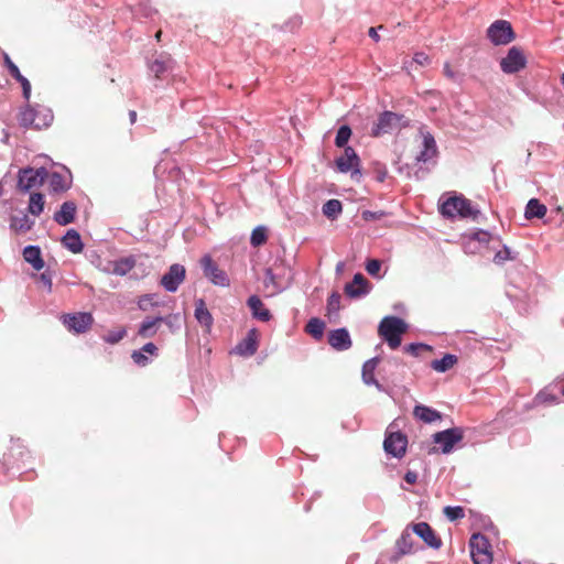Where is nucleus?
Instances as JSON below:
<instances>
[{
	"mask_svg": "<svg viewBox=\"0 0 564 564\" xmlns=\"http://www.w3.org/2000/svg\"><path fill=\"white\" fill-rule=\"evenodd\" d=\"M264 288L269 291V295H275L283 290L271 269L265 270V278L263 281Z\"/></svg>",
	"mask_w": 564,
	"mask_h": 564,
	"instance_id": "nucleus-38",
	"label": "nucleus"
},
{
	"mask_svg": "<svg viewBox=\"0 0 564 564\" xmlns=\"http://www.w3.org/2000/svg\"><path fill=\"white\" fill-rule=\"evenodd\" d=\"M47 176L48 172L45 167H22L18 172L17 187L19 191L28 193L33 188L42 186Z\"/></svg>",
	"mask_w": 564,
	"mask_h": 564,
	"instance_id": "nucleus-5",
	"label": "nucleus"
},
{
	"mask_svg": "<svg viewBox=\"0 0 564 564\" xmlns=\"http://www.w3.org/2000/svg\"><path fill=\"white\" fill-rule=\"evenodd\" d=\"M328 344L336 350L343 351L351 347V338L346 328H338L328 334Z\"/></svg>",
	"mask_w": 564,
	"mask_h": 564,
	"instance_id": "nucleus-23",
	"label": "nucleus"
},
{
	"mask_svg": "<svg viewBox=\"0 0 564 564\" xmlns=\"http://www.w3.org/2000/svg\"><path fill=\"white\" fill-rule=\"evenodd\" d=\"M195 317L199 324L210 327L213 324V317L209 311L207 310L205 302L200 299L195 303Z\"/></svg>",
	"mask_w": 564,
	"mask_h": 564,
	"instance_id": "nucleus-33",
	"label": "nucleus"
},
{
	"mask_svg": "<svg viewBox=\"0 0 564 564\" xmlns=\"http://www.w3.org/2000/svg\"><path fill=\"white\" fill-rule=\"evenodd\" d=\"M324 329L325 323L317 317L311 318L306 325V332L316 339H321L323 337Z\"/></svg>",
	"mask_w": 564,
	"mask_h": 564,
	"instance_id": "nucleus-39",
	"label": "nucleus"
},
{
	"mask_svg": "<svg viewBox=\"0 0 564 564\" xmlns=\"http://www.w3.org/2000/svg\"><path fill=\"white\" fill-rule=\"evenodd\" d=\"M129 117H130L131 123H134L137 121V118H138L137 111L135 110H130Z\"/></svg>",
	"mask_w": 564,
	"mask_h": 564,
	"instance_id": "nucleus-58",
	"label": "nucleus"
},
{
	"mask_svg": "<svg viewBox=\"0 0 564 564\" xmlns=\"http://www.w3.org/2000/svg\"><path fill=\"white\" fill-rule=\"evenodd\" d=\"M62 245L72 253H79L84 249V243L79 232L75 229H68L62 237Z\"/></svg>",
	"mask_w": 564,
	"mask_h": 564,
	"instance_id": "nucleus-27",
	"label": "nucleus"
},
{
	"mask_svg": "<svg viewBox=\"0 0 564 564\" xmlns=\"http://www.w3.org/2000/svg\"><path fill=\"white\" fill-rule=\"evenodd\" d=\"M3 64L7 67L9 74L17 82L20 83V85L22 87L23 98L26 101H30V97H31V83L29 82V79L21 74L19 67L12 62V59L10 58V56L7 53H3Z\"/></svg>",
	"mask_w": 564,
	"mask_h": 564,
	"instance_id": "nucleus-18",
	"label": "nucleus"
},
{
	"mask_svg": "<svg viewBox=\"0 0 564 564\" xmlns=\"http://www.w3.org/2000/svg\"><path fill=\"white\" fill-rule=\"evenodd\" d=\"M343 263L337 264V270H341Z\"/></svg>",
	"mask_w": 564,
	"mask_h": 564,
	"instance_id": "nucleus-62",
	"label": "nucleus"
},
{
	"mask_svg": "<svg viewBox=\"0 0 564 564\" xmlns=\"http://www.w3.org/2000/svg\"><path fill=\"white\" fill-rule=\"evenodd\" d=\"M501 69L507 74H513L519 72L525 66V57L522 51L512 46L505 58L500 62Z\"/></svg>",
	"mask_w": 564,
	"mask_h": 564,
	"instance_id": "nucleus-15",
	"label": "nucleus"
},
{
	"mask_svg": "<svg viewBox=\"0 0 564 564\" xmlns=\"http://www.w3.org/2000/svg\"><path fill=\"white\" fill-rule=\"evenodd\" d=\"M412 531L420 536L430 547L440 549L442 541L436 536L433 529L426 522H419L412 525Z\"/></svg>",
	"mask_w": 564,
	"mask_h": 564,
	"instance_id": "nucleus-19",
	"label": "nucleus"
},
{
	"mask_svg": "<svg viewBox=\"0 0 564 564\" xmlns=\"http://www.w3.org/2000/svg\"><path fill=\"white\" fill-rule=\"evenodd\" d=\"M404 480L408 484L413 485L417 480V474L415 471L408 470L406 474L404 475Z\"/></svg>",
	"mask_w": 564,
	"mask_h": 564,
	"instance_id": "nucleus-55",
	"label": "nucleus"
},
{
	"mask_svg": "<svg viewBox=\"0 0 564 564\" xmlns=\"http://www.w3.org/2000/svg\"><path fill=\"white\" fill-rule=\"evenodd\" d=\"M406 444V437L403 434L397 432L390 433L386 437L383 442V447L388 454H391L392 456L400 458L405 453Z\"/></svg>",
	"mask_w": 564,
	"mask_h": 564,
	"instance_id": "nucleus-17",
	"label": "nucleus"
},
{
	"mask_svg": "<svg viewBox=\"0 0 564 564\" xmlns=\"http://www.w3.org/2000/svg\"><path fill=\"white\" fill-rule=\"evenodd\" d=\"M336 166L343 173L352 171V176L360 174L359 158L351 147H345L344 154L336 160Z\"/></svg>",
	"mask_w": 564,
	"mask_h": 564,
	"instance_id": "nucleus-16",
	"label": "nucleus"
},
{
	"mask_svg": "<svg viewBox=\"0 0 564 564\" xmlns=\"http://www.w3.org/2000/svg\"><path fill=\"white\" fill-rule=\"evenodd\" d=\"M142 360H143V366H145V364L148 362L147 356L143 355Z\"/></svg>",
	"mask_w": 564,
	"mask_h": 564,
	"instance_id": "nucleus-59",
	"label": "nucleus"
},
{
	"mask_svg": "<svg viewBox=\"0 0 564 564\" xmlns=\"http://www.w3.org/2000/svg\"><path fill=\"white\" fill-rule=\"evenodd\" d=\"M458 361L457 356L446 354L441 359H435L431 362V368L436 372H446L452 369Z\"/></svg>",
	"mask_w": 564,
	"mask_h": 564,
	"instance_id": "nucleus-31",
	"label": "nucleus"
},
{
	"mask_svg": "<svg viewBox=\"0 0 564 564\" xmlns=\"http://www.w3.org/2000/svg\"><path fill=\"white\" fill-rule=\"evenodd\" d=\"M160 36H161V31H159V32L155 34V37H156L158 40H160Z\"/></svg>",
	"mask_w": 564,
	"mask_h": 564,
	"instance_id": "nucleus-61",
	"label": "nucleus"
},
{
	"mask_svg": "<svg viewBox=\"0 0 564 564\" xmlns=\"http://www.w3.org/2000/svg\"><path fill=\"white\" fill-rule=\"evenodd\" d=\"M258 349V332L250 329L247 336L235 347V354L243 357H250L256 354Z\"/></svg>",
	"mask_w": 564,
	"mask_h": 564,
	"instance_id": "nucleus-22",
	"label": "nucleus"
},
{
	"mask_svg": "<svg viewBox=\"0 0 564 564\" xmlns=\"http://www.w3.org/2000/svg\"><path fill=\"white\" fill-rule=\"evenodd\" d=\"M440 212L446 218L462 217L475 219L479 210L475 208L469 199L462 194L453 193L440 199Z\"/></svg>",
	"mask_w": 564,
	"mask_h": 564,
	"instance_id": "nucleus-1",
	"label": "nucleus"
},
{
	"mask_svg": "<svg viewBox=\"0 0 564 564\" xmlns=\"http://www.w3.org/2000/svg\"><path fill=\"white\" fill-rule=\"evenodd\" d=\"M159 348L153 343H148L143 345V354H149L151 356H158Z\"/></svg>",
	"mask_w": 564,
	"mask_h": 564,
	"instance_id": "nucleus-53",
	"label": "nucleus"
},
{
	"mask_svg": "<svg viewBox=\"0 0 564 564\" xmlns=\"http://www.w3.org/2000/svg\"><path fill=\"white\" fill-rule=\"evenodd\" d=\"M248 306L254 318L261 322L270 321L271 314L269 310L264 307L262 301L257 295H252L248 299Z\"/></svg>",
	"mask_w": 564,
	"mask_h": 564,
	"instance_id": "nucleus-29",
	"label": "nucleus"
},
{
	"mask_svg": "<svg viewBox=\"0 0 564 564\" xmlns=\"http://www.w3.org/2000/svg\"><path fill=\"white\" fill-rule=\"evenodd\" d=\"M171 70H172V59L165 53L160 54L149 65L150 75H153L155 78H159V79H165Z\"/></svg>",
	"mask_w": 564,
	"mask_h": 564,
	"instance_id": "nucleus-20",
	"label": "nucleus"
},
{
	"mask_svg": "<svg viewBox=\"0 0 564 564\" xmlns=\"http://www.w3.org/2000/svg\"><path fill=\"white\" fill-rule=\"evenodd\" d=\"M470 555L475 564H491L492 556L489 551L487 538L480 533L471 535L469 541Z\"/></svg>",
	"mask_w": 564,
	"mask_h": 564,
	"instance_id": "nucleus-6",
	"label": "nucleus"
},
{
	"mask_svg": "<svg viewBox=\"0 0 564 564\" xmlns=\"http://www.w3.org/2000/svg\"><path fill=\"white\" fill-rule=\"evenodd\" d=\"M135 303H137V305H138L139 307H141V299H138V300L135 301Z\"/></svg>",
	"mask_w": 564,
	"mask_h": 564,
	"instance_id": "nucleus-60",
	"label": "nucleus"
},
{
	"mask_svg": "<svg viewBox=\"0 0 564 564\" xmlns=\"http://www.w3.org/2000/svg\"><path fill=\"white\" fill-rule=\"evenodd\" d=\"M546 206L541 204L539 199L531 198L525 207L524 216L527 219L542 218L546 214Z\"/></svg>",
	"mask_w": 564,
	"mask_h": 564,
	"instance_id": "nucleus-32",
	"label": "nucleus"
},
{
	"mask_svg": "<svg viewBox=\"0 0 564 564\" xmlns=\"http://www.w3.org/2000/svg\"><path fill=\"white\" fill-rule=\"evenodd\" d=\"M77 213V205L73 200L64 202L59 209L53 215V219L59 226H67L74 223Z\"/></svg>",
	"mask_w": 564,
	"mask_h": 564,
	"instance_id": "nucleus-21",
	"label": "nucleus"
},
{
	"mask_svg": "<svg viewBox=\"0 0 564 564\" xmlns=\"http://www.w3.org/2000/svg\"><path fill=\"white\" fill-rule=\"evenodd\" d=\"M367 272L372 276H379L381 270V262L377 259H371L366 264Z\"/></svg>",
	"mask_w": 564,
	"mask_h": 564,
	"instance_id": "nucleus-46",
	"label": "nucleus"
},
{
	"mask_svg": "<svg viewBox=\"0 0 564 564\" xmlns=\"http://www.w3.org/2000/svg\"><path fill=\"white\" fill-rule=\"evenodd\" d=\"M479 246L475 243V239H468L464 242V251L465 253L474 254L478 252Z\"/></svg>",
	"mask_w": 564,
	"mask_h": 564,
	"instance_id": "nucleus-50",
	"label": "nucleus"
},
{
	"mask_svg": "<svg viewBox=\"0 0 564 564\" xmlns=\"http://www.w3.org/2000/svg\"><path fill=\"white\" fill-rule=\"evenodd\" d=\"M420 135L422 138V149L416 154L415 162L434 166L438 154L436 141L434 137L426 130H421Z\"/></svg>",
	"mask_w": 564,
	"mask_h": 564,
	"instance_id": "nucleus-9",
	"label": "nucleus"
},
{
	"mask_svg": "<svg viewBox=\"0 0 564 564\" xmlns=\"http://www.w3.org/2000/svg\"><path fill=\"white\" fill-rule=\"evenodd\" d=\"M464 437V431L460 427L447 429L433 435L436 444L441 445L442 453L449 454L454 446Z\"/></svg>",
	"mask_w": 564,
	"mask_h": 564,
	"instance_id": "nucleus-11",
	"label": "nucleus"
},
{
	"mask_svg": "<svg viewBox=\"0 0 564 564\" xmlns=\"http://www.w3.org/2000/svg\"><path fill=\"white\" fill-rule=\"evenodd\" d=\"M47 178L51 191L56 194L68 191L73 184L72 173L65 166L62 167V171H53Z\"/></svg>",
	"mask_w": 564,
	"mask_h": 564,
	"instance_id": "nucleus-13",
	"label": "nucleus"
},
{
	"mask_svg": "<svg viewBox=\"0 0 564 564\" xmlns=\"http://www.w3.org/2000/svg\"><path fill=\"white\" fill-rule=\"evenodd\" d=\"M44 210V195L41 193H32L30 195L28 212L37 217Z\"/></svg>",
	"mask_w": 564,
	"mask_h": 564,
	"instance_id": "nucleus-35",
	"label": "nucleus"
},
{
	"mask_svg": "<svg viewBox=\"0 0 564 564\" xmlns=\"http://www.w3.org/2000/svg\"><path fill=\"white\" fill-rule=\"evenodd\" d=\"M397 547L400 554L404 555L412 552L413 538L412 533L406 529L402 532L401 536L397 541Z\"/></svg>",
	"mask_w": 564,
	"mask_h": 564,
	"instance_id": "nucleus-36",
	"label": "nucleus"
},
{
	"mask_svg": "<svg viewBox=\"0 0 564 564\" xmlns=\"http://www.w3.org/2000/svg\"><path fill=\"white\" fill-rule=\"evenodd\" d=\"M408 330L406 323L395 316H386L379 324L378 333L391 349L401 345V336Z\"/></svg>",
	"mask_w": 564,
	"mask_h": 564,
	"instance_id": "nucleus-4",
	"label": "nucleus"
},
{
	"mask_svg": "<svg viewBox=\"0 0 564 564\" xmlns=\"http://www.w3.org/2000/svg\"><path fill=\"white\" fill-rule=\"evenodd\" d=\"M445 70L447 75H451L449 69L447 67L445 68Z\"/></svg>",
	"mask_w": 564,
	"mask_h": 564,
	"instance_id": "nucleus-63",
	"label": "nucleus"
},
{
	"mask_svg": "<svg viewBox=\"0 0 564 564\" xmlns=\"http://www.w3.org/2000/svg\"><path fill=\"white\" fill-rule=\"evenodd\" d=\"M470 239H475V243L480 247V245L488 243L490 240V234L485 230H479L478 232L474 234Z\"/></svg>",
	"mask_w": 564,
	"mask_h": 564,
	"instance_id": "nucleus-49",
	"label": "nucleus"
},
{
	"mask_svg": "<svg viewBox=\"0 0 564 564\" xmlns=\"http://www.w3.org/2000/svg\"><path fill=\"white\" fill-rule=\"evenodd\" d=\"M413 61L419 65H425L429 63V56L425 53H416Z\"/></svg>",
	"mask_w": 564,
	"mask_h": 564,
	"instance_id": "nucleus-54",
	"label": "nucleus"
},
{
	"mask_svg": "<svg viewBox=\"0 0 564 564\" xmlns=\"http://www.w3.org/2000/svg\"><path fill=\"white\" fill-rule=\"evenodd\" d=\"M421 349H426V350H431V347L429 345H425V344H410L405 350L414 356H417L419 355V350Z\"/></svg>",
	"mask_w": 564,
	"mask_h": 564,
	"instance_id": "nucleus-51",
	"label": "nucleus"
},
{
	"mask_svg": "<svg viewBox=\"0 0 564 564\" xmlns=\"http://www.w3.org/2000/svg\"><path fill=\"white\" fill-rule=\"evenodd\" d=\"M186 276L185 267L178 263L172 264L167 272L161 278V285L167 292H176L178 286L184 282Z\"/></svg>",
	"mask_w": 564,
	"mask_h": 564,
	"instance_id": "nucleus-12",
	"label": "nucleus"
},
{
	"mask_svg": "<svg viewBox=\"0 0 564 564\" xmlns=\"http://www.w3.org/2000/svg\"><path fill=\"white\" fill-rule=\"evenodd\" d=\"M413 416L424 423H433L442 419L441 412L423 404L414 406Z\"/></svg>",
	"mask_w": 564,
	"mask_h": 564,
	"instance_id": "nucleus-28",
	"label": "nucleus"
},
{
	"mask_svg": "<svg viewBox=\"0 0 564 564\" xmlns=\"http://www.w3.org/2000/svg\"><path fill=\"white\" fill-rule=\"evenodd\" d=\"M487 36L494 45H507L514 40L512 26L506 20L495 21L488 28Z\"/></svg>",
	"mask_w": 564,
	"mask_h": 564,
	"instance_id": "nucleus-7",
	"label": "nucleus"
},
{
	"mask_svg": "<svg viewBox=\"0 0 564 564\" xmlns=\"http://www.w3.org/2000/svg\"><path fill=\"white\" fill-rule=\"evenodd\" d=\"M200 265L205 276L208 278L214 284L221 286L229 284L227 274L217 267L210 256H204L200 260Z\"/></svg>",
	"mask_w": 564,
	"mask_h": 564,
	"instance_id": "nucleus-14",
	"label": "nucleus"
},
{
	"mask_svg": "<svg viewBox=\"0 0 564 564\" xmlns=\"http://www.w3.org/2000/svg\"><path fill=\"white\" fill-rule=\"evenodd\" d=\"M340 295L336 292L332 293V295L327 300V313L329 315L335 314L340 308Z\"/></svg>",
	"mask_w": 564,
	"mask_h": 564,
	"instance_id": "nucleus-44",
	"label": "nucleus"
},
{
	"mask_svg": "<svg viewBox=\"0 0 564 564\" xmlns=\"http://www.w3.org/2000/svg\"><path fill=\"white\" fill-rule=\"evenodd\" d=\"M165 303L159 301L156 295H143V318L147 315H159L160 306Z\"/></svg>",
	"mask_w": 564,
	"mask_h": 564,
	"instance_id": "nucleus-34",
	"label": "nucleus"
},
{
	"mask_svg": "<svg viewBox=\"0 0 564 564\" xmlns=\"http://www.w3.org/2000/svg\"><path fill=\"white\" fill-rule=\"evenodd\" d=\"M26 102V106L19 113L20 126L25 129L34 128L37 130L48 128L54 118L53 111L45 106Z\"/></svg>",
	"mask_w": 564,
	"mask_h": 564,
	"instance_id": "nucleus-2",
	"label": "nucleus"
},
{
	"mask_svg": "<svg viewBox=\"0 0 564 564\" xmlns=\"http://www.w3.org/2000/svg\"><path fill=\"white\" fill-rule=\"evenodd\" d=\"M444 514L448 520L454 521L464 518V509L462 507H445Z\"/></svg>",
	"mask_w": 564,
	"mask_h": 564,
	"instance_id": "nucleus-45",
	"label": "nucleus"
},
{
	"mask_svg": "<svg viewBox=\"0 0 564 564\" xmlns=\"http://www.w3.org/2000/svg\"><path fill=\"white\" fill-rule=\"evenodd\" d=\"M351 135V129L348 126H341L336 134L335 144L338 148H345Z\"/></svg>",
	"mask_w": 564,
	"mask_h": 564,
	"instance_id": "nucleus-41",
	"label": "nucleus"
},
{
	"mask_svg": "<svg viewBox=\"0 0 564 564\" xmlns=\"http://www.w3.org/2000/svg\"><path fill=\"white\" fill-rule=\"evenodd\" d=\"M379 361V357L367 360L362 366L361 378L365 384L375 386L379 391H383L382 384L375 378V371Z\"/></svg>",
	"mask_w": 564,
	"mask_h": 564,
	"instance_id": "nucleus-24",
	"label": "nucleus"
},
{
	"mask_svg": "<svg viewBox=\"0 0 564 564\" xmlns=\"http://www.w3.org/2000/svg\"><path fill=\"white\" fill-rule=\"evenodd\" d=\"M131 357L137 365H141V349L133 350Z\"/></svg>",
	"mask_w": 564,
	"mask_h": 564,
	"instance_id": "nucleus-56",
	"label": "nucleus"
},
{
	"mask_svg": "<svg viewBox=\"0 0 564 564\" xmlns=\"http://www.w3.org/2000/svg\"><path fill=\"white\" fill-rule=\"evenodd\" d=\"M368 34L376 42H378L380 40V36H379L376 28H370L368 31Z\"/></svg>",
	"mask_w": 564,
	"mask_h": 564,
	"instance_id": "nucleus-57",
	"label": "nucleus"
},
{
	"mask_svg": "<svg viewBox=\"0 0 564 564\" xmlns=\"http://www.w3.org/2000/svg\"><path fill=\"white\" fill-rule=\"evenodd\" d=\"M267 240V231L264 227H257L253 229L250 238V242L253 247L263 245Z\"/></svg>",
	"mask_w": 564,
	"mask_h": 564,
	"instance_id": "nucleus-42",
	"label": "nucleus"
},
{
	"mask_svg": "<svg viewBox=\"0 0 564 564\" xmlns=\"http://www.w3.org/2000/svg\"><path fill=\"white\" fill-rule=\"evenodd\" d=\"M361 216L365 220H376V219H380L383 216V213L382 212L365 210V212H362Z\"/></svg>",
	"mask_w": 564,
	"mask_h": 564,
	"instance_id": "nucleus-52",
	"label": "nucleus"
},
{
	"mask_svg": "<svg viewBox=\"0 0 564 564\" xmlns=\"http://www.w3.org/2000/svg\"><path fill=\"white\" fill-rule=\"evenodd\" d=\"M513 257L511 256V250L508 247H503L502 250L498 251L495 254V262L500 264L503 263L507 260H511Z\"/></svg>",
	"mask_w": 564,
	"mask_h": 564,
	"instance_id": "nucleus-48",
	"label": "nucleus"
},
{
	"mask_svg": "<svg viewBox=\"0 0 564 564\" xmlns=\"http://www.w3.org/2000/svg\"><path fill=\"white\" fill-rule=\"evenodd\" d=\"M562 393H563V395H564V387H563Z\"/></svg>",
	"mask_w": 564,
	"mask_h": 564,
	"instance_id": "nucleus-64",
	"label": "nucleus"
},
{
	"mask_svg": "<svg viewBox=\"0 0 564 564\" xmlns=\"http://www.w3.org/2000/svg\"><path fill=\"white\" fill-rule=\"evenodd\" d=\"M343 210L338 199H329L323 205V214L329 219H336Z\"/></svg>",
	"mask_w": 564,
	"mask_h": 564,
	"instance_id": "nucleus-37",
	"label": "nucleus"
},
{
	"mask_svg": "<svg viewBox=\"0 0 564 564\" xmlns=\"http://www.w3.org/2000/svg\"><path fill=\"white\" fill-rule=\"evenodd\" d=\"M169 303L160 306L159 315H147L143 318V337L151 336L155 333L154 326L158 323H165L172 333L181 328L182 317L178 313H172Z\"/></svg>",
	"mask_w": 564,
	"mask_h": 564,
	"instance_id": "nucleus-3",
	"label": "nucleus"
},
{
	"mask_svg": "<svg viewBox=\"0 0 564 564\" xmlns=\"http://www.w3.org/2000/svg\"><path fill=\"white\" fill-rule=\"evenodd\" d=\"M40 281L46 288L47 292L52 291L53 273L50 270H45L40 274Z\"/></svg>",
	"mask_w": 564,
	"mask_h": 564,
	"instance_id": "nucleus-47",
	"label": "nucleus"
},
{
	"mask_svg": "<svg viewBox=\"0 0 564 564\" xmlns=\"http://www.w3.org/2000/svg\"><path fill=\"white\" fill-rule=\"evenodd\" d=\"M34 226V220L26 214L22 213L21 216H11L10 228L15 232H26Z\"/></svg>",
	"mask_w": 564,
	"mask_h": 564,
	"instance_id": "nucleus-30",
	"label": "nucleus"
},
{
	"mask_svg": "<svg viewBox=\"0 0 564 564\" xmlns=\"http://www.w3.org/2000/svg\"><path fill=\"white\" fill-rule=\"evenodd\" d=\"M22 254L25 262L30 263L34 270L40 271L44 268L45 262L39 246L29 245L24 247Z\"/></svg>",
	"mask_w": 564,
	"mask_h": 564,
	"instance_id": "nucleus-26",
	"label": "nucleus"
},
{
	"mask_svg": "<svg viewBox=\"0 0 564 564\" xmlns=\"http://www.w3.org/2000/svg\"><path fill=\"white\" fill-rule=\"evenodd\" d=\"M134 265L132 258H123L113 263L112 272L118 275H126Z\"/></svg>",
	"mask_w": 564,
	"mask_h": 564,
	"instance_id": "nucleus-40",
	"label": "nucleus"
},
{
	"mask_svg": "<svg viewBox=\"0 0 564 564\" xmlns=\"http://www.w3.org/2000/svg\"><path fill=\"white\" fill-rule=\"evenodd\" d=\"M406 122L404 117L391 111H384L380 115L378 122L372 128V135L379 137L384 133H390L404 127Z\"/></svg>",
	"mask_w": 564,
	"mask_h": 564,
	"instance_id": "nucleus-8",
	"label": "nucleus"
},
{
	"mask_svg": "<svg viewBox=\"0 0 564 564\" xmlns=\"http://www.w3.org/2000/svg\"><path fill=\"white\" fill-rule=\"evenodd\" d=\"M368 282L361 273L354 275L352 282L346 284L345 292L350 297H359L368 293Z\"/></svg>",
	"mask_w": 564,
	"mask_h": 564,
	"instance_id": "nucleus-25",
	"label": "nucleus"
},
{
	"mask_svg": "<svg viewBox=\"0 0 564 564\" xmlns=\"http://www.w3.org/2000/svg\"><path fill=\"white\" fill-rule=\"evenodd\" d=\"M127 334L126 328H118L115 330H110L108 334L102 336V339L108 344H117L119 343L124 335Z\"/></svg>",
	"mask_w": 564,
	"mask_h": 564,
	"instance_id": "nucleus-43",
	"label": "nucleus"
},
{
	"mask_svg": "<svg viewBox=\"0 0 564 564\" xmlns=\"http://www.w3.org/2000/svg\"><path fill=\"white\" fill-rule=\"evenodd\" d=\"M62 322L69 332L82 334L91 326L94 318L90 313L79 312L74 314H64L62 316Z\"/></svg>",
	"mask_w": 564,
	"mask_h": 564,
	"instance_id": "nucleus-10",
	"label": "nucleus"
}]
</instances>
